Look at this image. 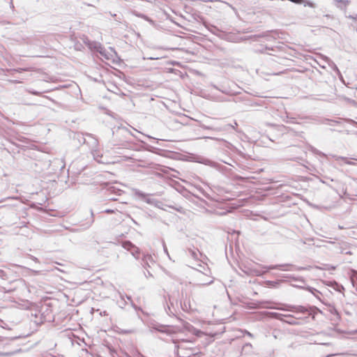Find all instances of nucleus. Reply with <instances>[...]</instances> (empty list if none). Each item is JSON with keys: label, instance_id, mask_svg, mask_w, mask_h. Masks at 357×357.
Wrapping results in <instances>:
<instances>
[{"label": "nucleus", "instance_id": "nucleus-2", "mask_svg": "<svg viewBox=\"0 0 357 357\" xmlns=\"http://www.w3.org/2000/svg\"><path fill=\"white\" fill-rule=\"evenodd\" d=\"M158 330L160 332L166 333L168 334H174L178 332V329L174 326H162L161 328Z\"/></svg>", "mask_w": 357, "mask_h": 357}, {"label": "nucleus", "instance_id": "nucleus-1", "mask_svg": "<svg viewBox=\"0 0 357 357\" xmlns=\"http://www.w3.org/2000/svg\"><path fill=\"white\" fill-rule=\"evenodd\" d=\"M177 355L179 357H190L191 355H195V351L190 348H187L181 344L176 345Z\"/></svg>", "mask_w": 357, "mask_h": 357}, {"label": "nucleus", "instance_id": "nucleus-3", "mask_svg": "<svg viewBox=\"0 0 357 357\" xmlns=\"http://www.w3.org/2000/svg\"><path fill=\"white\" fill-rule=\"evenodd\" d=\"M123 246L127 250H130L131 248H133V245L130 242L123 243Z\"/></svg>", "mask_w": 357, "mask_h": 357}]
</instances>
